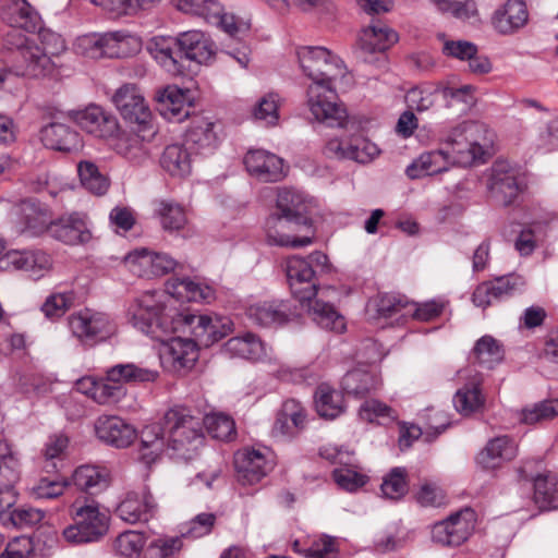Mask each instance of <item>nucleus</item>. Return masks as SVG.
I'll return each mask as SVG.
<instances>
[{
    "label": "nucleus",
    "instance_id": "obj_5",
    "mask_svg": "<svg viewBox=\"0 0 558 558\" xmlns=\"http://www.w3.org/2000/svg\"><path fill=\"white\" fill-rule=\"evenodd\" d=\"M310 199L300 191L281 189L277 195L276 211L266 220L268 244L302 247L312 243V236H295L290 232L310 227Z\"/></svg>",
    "mask_w": 558,
    "mask_h": 558
},
{
    "label": "nucleus",
    "instance_id": "obj_19",
    "mask_svg": "<svg viewBox=\"0 0 558 558\" xmlns=\"http://www.w3.org/2000/svg\"><path fill=\"white\" fill-rule=\"evenodd\" d=\"M398 34L384 24H373L364 28L359 37V49L365 61L371 62L372 56L379 53L385 58L384 52L398 41Z\"/></svg>",
    "mask_w": 558,
    "mask_h": 558
},
{
    "label": "nucleus",
    "instance_id": "obj_51",
    "mask_svg": "<svg viewBox=\"0 0 558 558\" xmlns=\"http://www.w3.org/2000/svg\"><path fill=\"white\" fill-rule=\"evenodd\" d=\"M146 537L142 532L125 531L114 541V550L124 558H138L144 546Z\"/></svg>",
    "mask_w": 558,
    "mask_h": 558
},
{
    "label": "nucleus",
    "instance_id": "obj_53",
    "mask_svg": "<svg viewBox=\"0 0 558 558\" xmlns=\"http://www.w3.org/2000/svg\"><path fill=\"white\" fill-rule=\"evenodd\" d=\"M407 472L404 469L395 468L384 477L380 490L388 499L398 500L408 492Z\"/></svg>",
    "mask_w": 558,
    "mask_h": 558
},
{
    "label": "nucleus",
    "instance_id": "obj_41",
    "mask_svg": "<svg viewBox=\"0 0 558 558\" xmlns=\"http://www.w3.org/2000/svg\"><path fill=\"white\" fill-rule=\"evenodd\" d=\"M410 305L404 295L384 293L368 302L366 314L371 319L391 317Z\"/></svg>",
    "mask_w": 558,
    "mask_h": 558
},
{
    "label": "nucleus",
    "instance_id": "obj_44",
    "mask_svg": "<svg viewBox=\"0 0 558 558\" xmlns=\"http://www.w3.org/2000/svg\"><path fill=\"white\" fill-rule=\"evenodd\" d=\"M83 385H89L85 395L89 396L98 404H110L118 402L124 396V389L121 385L110 383L105 379L96 380L92 377L85 379Z\"/></svg>",
    "mask_w": 558,
    "mask_h": 558
},
{
    "label": "nucleus",
    "instance_id": "obj_18",
    "mask_svg": "<svg viewBox=\"0 0 558 558\" xmlns=\"http://www.w3.org/2000/svg\"><path fill=\"white\" fill-rule=\"evenodd\" d=\"M175 43L182 58L196 64H206L215 54L214 43L202 31L192 29L180 33L175 37Z\"/></svg>",
    "mask_w": 558,
    "mask_h": 558
},
{
    "label": "nucleus",
    "instance_id": "obj_11",
    "mask_svg": "<svg viewBox=\"0 0 558 558\" xmlns=\"http://www.w3.org/2000/svg\"><path fill=\"white\" fill-rule=\"evenodd\" d=\"M475 522V511L469 507L463 508L433 526V539L444 546H459L472 534Z\"/></svg>",
    "mask_w": 558,
    "mask_h": 558
},
{
    "label": "nucleus",
    "instance_id": "obj_34",
    "mask_svg": "<svg viewBox=\"0 0 558 558\" xmlns=\"http://www.w3.org/2000/svg\"><path fill=\"white\" fill-rule=\"evenodd\" d=\"M159 376L155 369L141 367L134 363L117 364L106 372L108 381L121 385L128 383H153Z\"/></svg>",
    "mask_w": 558,
    "mask_h": 558
},
{
    "label": "nucleus",
    "instance_id": "obj_21",
    "mask_svg": "<svg viewBox=\"0 0 558 558\" xmlns=\"http://www.w3.org/2000/svg\"><path fill=\"white\" fill-rule=\"evenodd\" d=\"M75 121L83 130L100 138L108 140L118 132L117 118L96 105L77 111Z\"/></svg>",
    "mask_w": 558,
    "mask_h": 558
},
{
    "label": "nucleus",
    "instance_id": "obj_17",
    "mask_svg": "<svg viewBox=\"0 0 558 558\" xmlns=\"http://www.w3.org/2000/svg\"><path fill=\"white\" fill-rule=\"evenodd\" d=\"M248 173L262 182H278L284 177L283 160L277 155L264 150H248L244 157Z\"/></svg>",
    "mask_w": 558,
    "mask_h": 558
},
{
    "label": "nucleus",
    "instance_id": "obj_1",
    "mask_svg": "<svg viewBox=\"0 0 558 558\" xmlns=\"http://www.w3.org/2000/svg\"><path fill=\"white\" fill-rule=\"evenodd\" d=\"M163 293L147 291L130 305L129 320L142 332L162 342L181 332L196 338L199 344L209 347L231 331V323L227 318L207 314H193L178 311L165 305Z\"/></svg>",
    "mask_w": 558,
    "mask_h": 558
},
{
    "label": "nucleus",
    "instance_id": "obj_22",
    "mask_svg": "<svg viewBox=\"0 0 558 558\" xmlns=\"http://www.w3.org/2000/svg\"><path fill=\"white\" fill-rule=\"evenodd\" d=\"M234 466L239 482L253 485L259 482L270 470L265 456L254 449H242L234 456Z\"/></svg>",
    "mask_w": 558,
    "mask_h": 558
},
{
    "label": "nucleus",
    "instance_id": "obj_37",
    "mask_svg": "<svg viewBox=\"0 0 558 558\" xmlns=\"http://www.w3.org/2000/svg\"><path fill=\"white\" fill-rule=\"evenodd\" d=\"M109 472L96 465H81L72 474V483L83 492H100L109 485Z\"/></svg>",
    "mask_w": 558,
    "mask_h": 558
},
{
    "label": "nucleus",
    "instance_id": "obj_30",
    "mask_svg": "<svg viewBox=\"0 0 558 558\" xmlns=\"http://www.w3.org/2000/svg\"><path fill=\"white\" fill-rule=\"evenodd\" d=\"M5 260L16 270L29 272L33 278H40L51 267L50 256L41 251H12Z\"/></svg>",
    "mask_w": 558,
    "mask_h": 558
},
{
    "label": "nucleus",
    "instance_id": "obj_28",
    "mask_svg": "<svg viewBox=\"0 0 558 558\" xmlns=\"http://www.w3.org/2000/svg\"><path fill=\"white\" fill-rule=\"evenodd\" d=\"M1 19L12 27L31 33L40 25V16L26 0H10L2 10Z\"/></svg>",
    "mask_w": 558,
    "mask_h": 558
},
{
    "label": "nucleus",
    "instance_id": "obj_55",
    "mask_svg": "<svg viewBox=\"0 0 558 558\" xmlns=\"http://www.w3.org/2000/svg\"><path fill=\"white\" fill-rule=\"evenodd\" d=\"M416 502L424 508H439L447 504L445 490L436 483L423 482L414 495Z\"/></svg>",
    "mask_w": 558,
    "mask_h": 558
},
{
    "label": "nucleus",
    "instance_id": "obj_29",
    "mask_svg": "<svg viewBox=\"0 0 558 558\" xmlns=\"http://www.w3.org/2000/svg\"><path fill=\"white\" fill-rule=\"evenodd\" d=\"M41 141L46 147L62 151L77 150L82 146L80 134L59 122H52L41 129Z\"/></svg>",
    "mask_w": 558,
    "mask_h": 558
},
{
    "label": "nucleus",
    "instance_id": "obj_23",
    "mask_svg": "<svg viewBox=\"0 0 558 558\" xmlns=\"http://www.w3.org/2000/svg\"><path fill=\"white\" fill-rule=\"evenodd\" d=\"M156 510L155 500L149 492H129L117 508L118 515L128 523L148 521Z\"/></svg>",
    "mask_w": 558,
    "mask_h": 558
},
{
    "label": "nucleus",
    "instance_id": "obj_27",
    "mask_svg": "<svg viewBox=\"0 0 558 558\" xmlns=\"http://www.w3.org/2000/svg\"><path fill=\"white\" fill-rule=\"evenodd\" d=\"M215 123L205 117H196L185 132V142L196 154L211 153L218 142Z\"/></svg>",
    "mask_w": 558,
    "mask_h": 558
},
{
    "label": "nucleus",
    "instance_id": "obj_56",
    "mask_svg": "<svg viewBox=\"0 0 558 558\" xmlns=\"http://www.w3.org/2000/svg\"><path fill=\"white\" fill-rule=\"evenodd\" d=\"M73 292H58L49 295L41 305V312L49 319L63 316L74 304Z\"/></svg>",
    "mask_w": 558,
    "mask_h": 558
},
{
    "label": "nucleus",
    "instance_id": "obj_25",
    "mask_svg": "<svg viewBox=\"0 0 558 558\" xmlns=\"http://www.w3.org/2000/svg\"><path fill=\"white\" fill-rule=\"evenodd\" d=\"M16 218V232L38 235L48 231L49 220L48 211L39 204L33 201H23L14 208Z\"/></svg>",
    "mask_w": 558,
    "mask_h": 558
},
{
    "label": "nucleus",
    "instance_id": "obj_60",
    "mask_svg": "<svg viewBox=\"0 0 558 558\" xmlns=\"http://www.w3.org/2000/svg\"><path fill=\"white\" fill-rule=\"evenodd\" d=\"M280 98L275 93L264 96L254 108V117L264 121L267 125H275L279 120Z\"/></svg>",
    "mask_w": 558,
    "mask_h": 558
},
{
    "label": "nucleus",
    "instance_id": "obj_47",
    "mask_svg": "<svg viewBox=\"0 0 558 558\" xmlns=\"http://www.w3.org/2000/svg\"><path fill=\"white\" fill-rule=\"evenodd\" d=\"M156 213L160 219V223L166 231H179L187 223V217L184 208L171 201H160L157 205Z\"/></svg>",
    "mask_w": 558,
    "mask_h": 558
},
{
    "label": "nucleus",
    "instance_id": "obj_64",
    "mask_svg": "<svg viewBox=\"0 0 558 558\" xmlns=\"http://www.w3.org/2000/svg\"><path fill=\"white\" fill-rule=\"evenodd\" d=\"M215 522L214 513H201L189 522L185 531H182V536L191 538L205 536L211 532Z\"/></svg>",
    "mask_w": 558,
    "mask_h": 558
},
{
    "label": "nucleus",
    "instance_id": "obj_32",
    "mask_svg": "<svg viewBox=\"0 0 558 558\" xmlns=\"http://www.w3.org/2000/svg\"><path fill=\"white\" fill-rule=\"evenodd\" d=\"M38 35H37V50L39 53H36L38 57L41 58L40 54L45 56V58L48 60V65L45 66L44 71L38 74H32V77H46L51 76L56 72V63L53 62L52 58L60 56L62 52L65 51L66 45L64 39L61 37V35L52 32L48 28H37Z\"/></svg>",
    "mask_w": 558,
    "mask_h": 558
},
{
    "label": "nucleus",
    "instance_id": "obj_43",
    "mask_svg": "<svg viewBox=\"0 0 558 558\" xmlns=\"http://www.w3.org/2000/svg\"><path fill=\"white\" fill-rule=\"evenodd\" d=\"M223 351L230 356L247 360H257L263 355V344L256 336L246 333L243 337H233L223 344Z\"/></svg>",
    "mask_w": 558,
    "mask_h": 558
},
{
    "label": "nucleus",
    "instance_id": "obj_38",
    "mask_svg": "<svg viewBox=\"0 0 558 558\" xmlns=\"http://www.w3.org/2000/svg\"><path fill=\"white\" fill-rule=\"evenodd\" d=\"M534 501L541 510L558 509V474L546 472L534 478Z\"/></svg>",
    "mask_w": 558,
    "mask_h": 558
},
{
    "label": "nucleus",
    "instance_id": "obj_9",
    "mask_svg": "<svg viewBox=\"0 0 558 558\" xmlns=\"http://www.w3.org/2000/svg\"><path fill=\"white\" fill-rule=\"evenodd\" d=\"M489 196L502 206L514 203L523 191L519 169L506 160H497L489 170L487 180Z\"/></svg>",
    "mask_w": 558,
    "mask_h": 558
},
{
    "label": "nucleus",
    "instance_id": "obj_24",
    "mask_svg": "<svg viewBox=\"0 0 558 558\" xmlns=\"http://www.w3.org/2000/svg\"><path fill=\"white\" fill-rule=\"evenodd\" d=\"M529 20L526 4L522 0H508L492 16L494 29L501 35H511L521 29Z\"/></svg>",
    "mask_w": 558,
    "mask_h": 558
},
{
    "label": "nucleus",
    "instance_id": "obj_26",
    "mask_svg": "<svg viewBox=\"0 0 558 558\" xmlns=\"http://www.w3.org/2000/svg\"><path fill=\"white\" fill-rule=\"evenodd\" d=\"M246 313L251 322L262 327L281 326L289 320L291 315L286 301L259 302L251 305Z\"/></svg>",
    "mask_w": 558,
    "mask_h": 558
},
{
    "label": "nucleus",
    "instance_id": "obj_31",
    "mask_svg": "<svg viewBox=\"0 0 558 558\" xmlns=\"http://www.w3.org/2000/svg\"><path fill=\"white\" fill-rule=\"evenodd\" d=\"M517 456V445L508 436H500L489 440L478 453L477 461L485 469H495Z\"/></svg>",
    "mask_w": 558,
    "mask_h": 558
},
{
    "label": "nucleus",
    "instance_id": "obj_7",
    "mask_svg": "<svg viewBox=\"0 0 558 558\" xmlns=\"http://www.w3.org/2000/svg\"><path fill=\"white\" fill-rule=\"evenodd\" d=\"M68 325L73 337L89 345L106 341L117 332V325L108 314L88 308L71 314Z\"/></svg>",
    "mask_w": 558,
    "mask_h": 558
},
{
    "label": "nucleus",
    "instance_id": "obj_48",
    "mask_svg": "<svg viewBox=\"0 0 558 558\" xmlns=\"http://www.w3.org/2000/svg\"><path fill=\"white\" fill-rule=\"evenodd\" d=\"M361 420L368 423L387 424L397 420V412L386 403L371 399L362 403L359 410Z\"/></svg>",
    "mask_w": 558,
    "mask_h": 558
},
{
    "label": "nucleus",
    "instance_id": "obj_20",
    "mask_svg": "<svg viewBox=\"0 0 558 558\" xmlns=\"http://www.w3.org/2000/svg\"><path fill=\"white\" fill-rule=\"evenodd\" d=\"M48 232L56 240L70 245L85 243L90 239L85 216L80 213L66 214L51 221Z\"/></svg>",
    "mask_w": 558,
    "mask_h": 558
},
{
    "label": "nucleus",
    "instance_id": "obj_50",
    "mask_svg": "<svg viewBox=\"0 0 558 558\" xmlns=\"http://www.w3.org/2000/svg\"><path fill=\"white\" fill-rule=\"evenodd\" d=\"M203 423L207 433L215 439L231 440L235 435L234 421L222 413L207 414Z\"/></svg>",
    "mask_w": 558,
    "mask_h": 558
},
{
    "label": "nucleus",
    "instance_id": "obj_35",
    "mask_svg": "<svg viewBox=\"0 0 558 558\" xmlns=\"http://www.w3.org/2000/svg\"><path fill=\"white\" fill-rule=\"evenodd\" d=\"M447 156L442 148L424 153L408 166L407 174L411 179H418L446 171L450 166Z\"/></svg>",
    "mask_w": 558,
    "mask_h": 558
},
{
    "label": "nucleus",
    "instance_id": "obj_36",
    "mask_svg": "<svg viewBox=\"0 0 558 558\" xmlns=\"http://www.w3.org/2000/svg\"><path fill=\"white\" fill-rule=\"evenodd\" d=\"M160 166L171 177L184 178L191 173V154L183 145H168L160 157Z\"/></svg>",
    "mask_w": 558,
    "mask_h": 558
},
{
    "label": "nucleus",
    "instance_id": "obj_42",
    "mask_svg": "<svg viewBox=\"0 0 558 558\" xmlns=\"http://www.w3.org/2000/svg\"><path fill=\"white\" fill-rule=\"evenodd\" d=\"M379 379L371 372L356 368L348 372L342 378L343 390L355 397H363L377 389Z\"/></svg>",
    "mask_w": 558,
    "mask_h": 558
},
{
    "label": "nucleus",
    "instance_id": "obj_39",
    "mask_svg": "<svg viewBox=\"0 0 558 558\" xmlns=\"http://www.w3.org/2000/svg\"><path fill=\"white\" fill-rule=\"evenodd\" d=\"M158 100L162 106V112L169 119L181 121L190 114V98L187 92L168 86L159 95Z\"/></svg>",
    "mask_w": 558,
    "mask_h": 558
},
{
    "label": "nucleus",
    "instance_id": "obj_2",
    "mask_svg": "<svg viewBox=\"0 0 558 558\" xmlns=\"http://www.w3.org/2000/svg\"><path fill=\"white\" fill-rule=\"evenodd\" d=\"M305 75L313 81L307 88V106L313 117L330 128L347 129V108L336 101L333 82L344 74L341 60L324 47H301L296 51Z\"/></svg>",
    "mask_w": 558,
    "mask_h": 558
},
{
    "label": "nucleus",
    "instance_id": "obj_49",
    "mask_svg": "<svg viewBox=\"0 0 558 558\" xmlns=\"http://www.w3.org/2000/svg\"><path fill=\"white\" fill-rule=\"evenodd\" d=\"M480 380L460 388L453 398V404L458 412L469 415L483 405V397L478 389Z\"/></svg>",
    "mask_w": 558,
    "mask_h": 558
},
{
    "label": "nucleus",
    "instance_id": "obj_57",
    "mask_svg": "<svg viewBox=\"0 0 558 558\" xmlns=\"http://www.w3.org/2000/svg\"><path fill=\"white\" fill-rule=\"evenodd\" d=\"M558 416V399L535 403L521 412V421L526 424H535Z\"/></svg>",
    "mask_w": 558,
    "mask_h": 558
},
{
    "label": "nucleus",
    "instance_id": "obj_15",
    "mask_svg": "<svg viewBox=\"0 0 558 558\" xmlns=\"http://www.w3.org/2000/svg\"><path fill=\"white\" fill-rule=\"evenodd\" d=\"M148 130L149 131H146L148 133L146 135L135 132L120 131V128L118 126V132L108 140L110 141L112 149L118 155L132 163L140 165L149 157L147 143L149 142V137L155 134V131L150 126H148Z\"/></svg>",
    "mask_w": 558,
    "mask_h": 558
},
{
    "label": "nucleus",
    "instance_id": "obj_3",
    "mask_svg": "<svg viewBox=\"0 0 558 558\" xmlns=\"http://www.w3.org/2000/svg\"><path fill=\"white\" fill-rule=\"evenodd\" d=\"M202 421L185 408L168 410L161 423H151L141 430L140 459L147 465L157 460L167 446L184 460H189L203 444Z\"/></svg>",
    "mask_w": 558,
    "mask_h": 558
},
{
    "label": "nucleus",
    "instance_id": "obj_33",
    "mask_svg": "<svg viewBox=\"0 0 558 558\" xmlns=\"http://www.w3.org/2000/svg\"><path fill=\"white\" fill-rule=\"evenodd\" d=\"M177 47L175 38L156 37L149 45L148 50L154 59L169 73L173 75L182 74V56Z\"/></svg>",
    "mask_w": 558,
    "mask_h": 558
},
{
    "label": "nucleus",
    "instance_id": "obj_14",
    "mask_svg": "<svg viewBox=\"0 0 558 558\" xmlns=\"http://www.w3.org/2000/svg\"><path fill=\"white\" fill-rule=\"evenodd\" d=\"M198 343L195 337L185 339L182 337L170 338L162 342L160 360L162 365L172 372H181L191 368L196 362Z\"/></svg>",
    "mask_w": 558,
    "mask_h": 558
},
{
    "label": "nucleus",
    "instance_id": "obj_59",
    "mask_svg": "<svg viewBox=\"0 0 558 558\" xmlns=\"http://www.w3.org/2000/svg\"><path fill=\"white\" fill-rule=\"evenodd\" d=\"M441 12H449L459 20H470L477 15V5L474 0H432Z\"/></svg>",
    "mask_w": 558,
    "mask_h": 558
},
{
    "label": "nucleus",
    "instance_id": "obj_61",
    "mask_svg": "<svg viewBox=\"0 0 558 558\" xmlns=\"http://www.w3.org/2000/svg\"><path fill=\"white\" fill-rule=\"evenodd\" d=\"M173 5L181 12L208 19L209 14H217L220 3L217 0H172Z\"/></svg>",
    "mask_w": 558,
    "mask_h": 558
},
{
    "label": "nucleus",
    "instance_id": "obj_16",
    "mask_svg": "<svg viewBox=\"0 0 558 558\" xmlns=\"http://www.w3.org/2000/svg\"><path fill=\"white\" fill-rule=\"evenodd\" d=\"M95 432L99 440L116 448H126L137 437L131 424L114 415L99 416L95 422Z\"/></svg>",
    "mask_w": 558,
    "mask_h": 558
},
{
    "label": "nucleus",
    "instance_id": "obj_6",
    "mask_svg": "<svg viewBox=\"0 0 558 558\" xmlns=\"http://www.w3.org/2000/svg\"><path fill=\"white\" fill-rule=\"evenodd\" d=\"M73 521L63 530V537L72 544L96 542L109 529V517L99 502L86 496L77 497L69 508Z\"/></svg>",
    "mask_w": 558,
    "mask_h": 558
},
{
    "label": "nucleus",
    "instance_id": "obj_40",
    "mask_svg": "<svg viewBox=\"0 0 558 558\" xmlns=\"http://www.w3.org/2000/svg\"><path fill=\"white\" fill-rule=\"evenodd\" d=\"M315 407L319 416L333 420L344 412L343 396L327 384H322L315 392Z\"/></svg>",
    "mask_w": 558,
    "mask_h": 558
},
{
    "label": "nucleus",
    "instance_id": "obj_13",
    "mask_svg": "<svg viewBox=\"0 0 558 558\" xmlns=\"http://www.w3.org/2000/svg\"><path fill=\"white\" fill-rule=\"evenodd\" d=\"M21 28L13 27L3 37V47L8 50L16 51L21 58V69L24 75L41 73L48 65L45 56L38 57L37 43L24 35Z\"/></svg>",
    "mask_w": 558,
    "mask_h": 558
},
{
    "label": "nucleus",
    "instance_id": "obj_58",
    "mask_svg": "<svg viewBox=\"0 0 558 558\" xmlns=\"http://www.w3.org/2000/svg\"><path fill=\"white\" fill-rule=\"evenodd\" d=\"M182 534L180 536H161L154 539L147 548L148 558H169L178 554L182 547Z\"/></svg>",
    "mask_w": 558,
    "mask_h": 558
},
{
    "label": "nucleus",
    "instance_id": "obj_12",
    "mask_svg": "<svg viewBox=\"0 0 558 558\" xmlns=\"http://www.w3.org/2000/svg\"><path fill=\"white\" fill-rule=\"evenodd\" d=\"M20 475L19 459L11 451L8 441L0 438V518L16 502L14 485L19 482Z\"/></svg>",
    "mask_w": 558,
    "mask_h": 558
},
{
    "label": "nucleus",
    "instance_id": "obj_62",
    "mask_svg": "<svg viewBox=\"0 0 558 558\" xmlns=\"http://www.w3.org/2000/svg\"><path fill=\"white\" fill-rule=\"evenodd\" d=\"M472 86L465 85L460 88L453 87H441L436 90L439 92L444 99L447 101L448 107H452L457 104H461L460 111H466L473 104L474 97L472 94Z\"/></svg>",
    "mask_w": 558,
    "mask_h": 558
},
{
    "label": "nucleus",
    "instance_id": "obj_46",
    "mask_svg": "<svg viewBox=\"0 0 558 558\" xmlns=\"http://www.w3.org/2000/svg\"><path fill=\"white\" fill-rule=\"evenodd\" d=\"M472 353L481 365L493 368L502 361L505 351L497 339L486 335L476 341Z\"/></svg>",
    "mask_w": 558,
    "mask_h": 558
},
{
    "label": "nucleus",
    "instance_id": "obj_8",
    "mask_svg": "<svg viewBox=\"0 0 558 558\" xmlns=\"http://www.w3.org/2000/svg\"><path fill=\"white\" fill-rule=\"evenodd\" d=\"M465 132V137L454 140L449 137L452 143L450 146L442 148L446 153L450 165H459L468 167L473 165L484 154V148L489 146L492 137L485 124H470Z\"/></svg>",
    "mask_w": 558,
    "mask_h": 558
},
{
    "label": "nucleus",
    "instance_id": "obj_45",
    "mask_svg": "<svg viewBox=\"0 0 558 558\" xmlns=\"http://www.w3.org/2000/svg\"><path fill=\"white\" fill-rule=\"evenodd\" d=\"M77 172L82 185L90 193L101 196L107 193L110 181L102 174L98 167L88 160L81 161L77 165Z\"/></svg>",
    "mask_w": 558,
    "mask_h": 558
},
{
    "label": "nucleus",
    "instance_id": "obj_63",
    "mask_svg": "<svg viewBox=\"0 0 558 558\" xmlns=\"http://www.w3.org/2000/svg\"><path fill=\"white\" fill-rule=\"evenodd\" d=\"M68 447V438L64 436H53L46 445L44 457L46 460L45 470L53 472L58 470V463L62 461L61 457Z\"/></svg>",
    "mask_w": 558,
    "mask_h": 558
},
{
    "label": "nucleus",
    "instance_id": "obj_54",
    "mask_svg": "<svg viewBox=\"0 0 558 558\" xmlns=\"http://www.w3.org/2000/svg\"><path fill=\"white\" fill-rule=\"evenodd\" d=\"M128 269L138 277L150 278L153 274V252L147 248H136L124 257Z\"/></svg>",
    "mask_w": 558,
    "mask_h": 558
},
{
    "label": "nucleus",
    "instance_id": "obj_4",
    "mask_svg": "<svg viewBox=\"0 0 558 558\" xmlns=\"http://www.w3.org/2000/svg\"><path fill=\"white\" fill-rule=\"evenodd\" d=\"M315 270L305 258L292 256L287 260V278L293 298L323 328L341 332L345 329L344 317L318 293L314 281Z\"/></svg>",
    "mask_w": 558,
    "mask_h": 558
},
{
    "label": "nucleus",
    "instance_id": "obj_52",
    "mask_svg": "<svg viewBox=\"0 0 558 558\" xmlns=\"http://www.w3.org/2000/svg\"><path fill=\"white\" fill-rule=\"evenodd\" d=\"M167 292L177 300L199 301L207 298L204 289L190 279H172L167 283Z\"/></svg>",
    "mask_w": 558,
    "mask_h": 558
},
{
    "label": "nucleus",
    "instance_id": "obj_10",
    "mask_svg": "<svg viewBox=\"0 0 558 558\" xmlns=\"http://www.w3.org/2000/svg\"><path fill=\"white\" fill-rule=\"evenodd\" d=\"M112 101L121 117L140 128V131H149L148 124L151 112L141 89L131 83L119 87L112 96Z\"/></svg>",
    "mask_w": 558,
    "mask_h": 558
}]
</instances>
